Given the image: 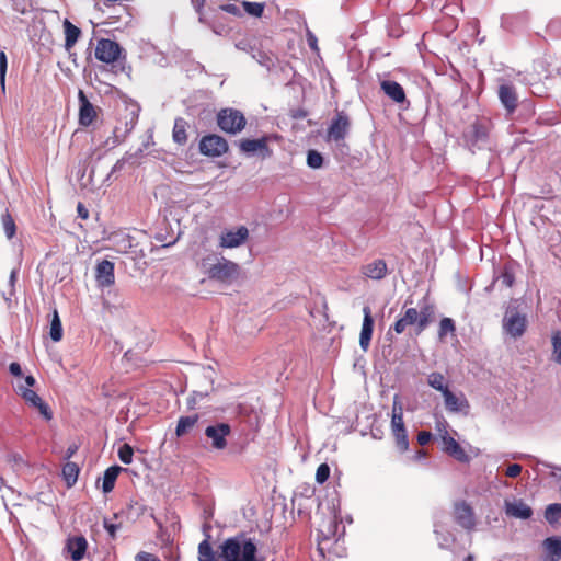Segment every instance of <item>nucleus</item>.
<instances>
[{"instance_id": "c03bdc74", "label": "nucleus", "mask_w": 561, "mask_h": 561, "mask_svg": "<svg viewBox=\"0 0 561 561\" xmlns=\"http://www.w3.org/2000/svg\"><path fill=\"white\" fill-rule=\"evenodd\" d=\"M330 477V467L327 463H321L316 471V481L320 484L324 483Z\"/></svg>"}, {"instance_id": "09e8293b", "label": "nucleus", "mask_w": 561, "mask_h": 561, "mask_svg": "<svg viewBox=\"0 0 561 561\" xmlns=\"http://www.w3.org/2000/svg\"><path fill=\"white\" fill-rule=\"evenodd\" d=\"M501 279H502V283L504 285H506L507 287H512L513 284H514V280H515L514 274L511 271L506 270V268L502 273Z\"/></svg>"}, {"instance_id": "72a5a7b5", "label": "nucleus", "mask_w": 561, "mask_h": 561, "mask_svg": "<svg viewBox=\"0 0 561 561\" xmlns=\"http://www.w3.org/2000/svg\"><path fill=\"white\" fill-rule=\"evenodd\" d=\"M1 222L7 238L12 239L15 236L16 226L12 215L8 209L2 214Z\"/></svg>"}, {"instance_id": "e433bc0d", "label": "nucleus", "mask_w": 561, "mask_h": 561, "mask_svg": "<svg viewBox=\"0 0 561 561\" xmlns=\"http://www.w3.org/2000/svg\"><path fill=\"white\" fill-rule=\"evenodd\" d=\"M545 517L549 524H553L561 518V504L554 503L547 506Z\"/></svg>"}, {"instance_id": "412c9836", "label": "nucleus", "mask_w": 561, "mask_h": 561, "mask_svg": "<svg viewBox=\"0 0 561 561\" xmlns=\"http://www.w3.org/2000/svg\"><path fill=\"white\" fill-rule=\"evenodd\" d=\"M88 541L83 536H72L66 541V550L72 561H81L87 552Z\"/></svg>"}, {"instance_id": "680f3d73", "label": "nucleus", "mask_w": 561, "mask_h": 561, "mask_svg": "<svg viewBox=\"0 0 561 561\" xmlns=\"http://www.w3.org/2000/svg\"><path fill=\"white\" fill-rule=\"evenodd\" d=\"M230 7H231V5H228V7L226 8V10H227L228 12H232V10H236V7H232V8H230Z\"/></svg>"}, {"instance_id": "a211bd4d", "label": "nucleus", "mask_w": 561, "mask_h": 561, "mask_svg": "<svg viewBox=\"0 0 561 561\" xmlns=\"http://www.w3.org/2000/svg\"><path fill=\"white\" fill-rule=\"evenodd\" d=\"M360 273L366 278L373 280L383 279L388 274V266L385 260L376 259L371 262L363 264L360 267Z\"/></svg>"}, {"instance_id": "5701e85b", "label": "nucleus", "mask_w": 561, "mask_h": 561, "mask_svg": "<svg viewBox=\"0 0 561 561\" xmlns=\"http://www.w3.org/2000/svg\"><path fill=\"white\" fill-rule=\"evenodd\" d=\"M505 513L519 519H529L533 516L531 507L523 500L505 501Z\"/></svg>"}, {"instance_id": "bb28decb", "label": "nucleus", "mask_w": 561, "mask_h": 561, "mask_svg": "<svg viewBox=\"0 0 561 561\" xmlns=\"http://www.w3.org/2000/svg\"><path fill=\"white\" fill-rule=\"evenodd\" d=\"M198 420L199 415L197 413L187 416H181L176 424L175 435L178 437L184 436L197 424Z\"/></svg>"}, {"instance_id": "de8ad7c7", "label": "nucleus", "mask_w": 561, "mask_h": 561, "mask_svg": "<svg viewBox=\"0 0 561 561\" xmlns=\"http://www.w3.org/2000/svg\"><path fill=\"white\" fill-rule=\"evenodd\" d=\"M552 346L557 355L561 354V332L557 331L552 334Z\"/></svg>"}, {"instance_id": "c756f323", "label": "nucleus", "mask_w": 561, "mask_h": 561, "mask_svg": "<svg viewBox=\"0 0 561 561\" xmlns=\"http://www.w3.org/2000/svg\"><path fill=\"white\" fill-rule=\"evenodd\" d=\"M543 547L548 554L551 556V561L561 559V537H549L545 539Z\"/></svg>"}, {"instance_id": "c9c22d12", "label": "nucleus", "mask_w": 561, "mask_h": 561, "mask_svg": "<svg viewBox=\"0 0 561 561\" xmlns=\"http://www.w3.org/2000/svg\"><path fill=\"white\" fill-rule=\"evenodd\" d=\"M392 435H393L397 448L401 453L407 451L408 448H409V439H408L407 430L405 428H399L397 431H392Z\"/></svg>"}, {"instance_id": "4468645a", "label": "nucleus", "mask_w": 561, "mask_h": 561, "mask_svg": "<svg viewBox=\"0 0 561 561\" xmlns=\"http://www.w3.org/2000/svg\"><path fill=\"white\" fill-rule=\"evenodd\" d=\"M19 394L23 398V400L31 407L38 410L41 415L49 421L53 417V413L50 411V408L47 403H45L42 398L32 389L20 386L19 387Z\"/></svg>"}, {"instance_id": "bf43d9fd", "label": "nucleus", "mask_w": 561, "mask_h": 561, "mask_svg": "<svg viewBox=\"0 0 561 561\" xmlns=\"http://www.w3.org/2000/svg\"><path fill=\"white\" fill-rule=\"evenodd\" d=\"M556 362H557V363H559V364H561V353H560L559 355H557V357H556Z\"/></svg>"}, {"instance_id": "423d86ee", "label": "nucleus", "mask_w": 561, "mask_h": 561, "mask_svg": "<svg viewBox=\"0 0 561 561\" xmlns=\"http://www.w3.org/2000/svg\"><path fill=\"white\" fill-rule=\"evenodd\" d=\"M198 150L205 157L218 158L229 151V145L222 136L208 134L201 138Z\"/></svg>"}, {"instance_id": "13d9d810", "label": "nucleus", "mask_w": 561, "mask_h": 561, "mask_svg": "<svg viewBox=\"0 0 561 561\" xmlns=\"http://www.w3.org/2000/svg\"><path fill=\"white\" fill-rule=\"evenodd\" d=\"M14 461H22V457L19 455H13Z\"/></svg>"}, {"instance_id": "20e7f679", "label": "nucleus", "mask_w": 561, "mask_h": 561, "mask_svg": "<svg viewBox=\"0 0 561 561\" xmlns=\"http://www.w3.org/2000/svg\"><path fill=\"white\" fill-rule=\"evenodd\" d=\"M216 122L220 130L226 134H240L247 126L244 114L233 107L221 108L216 115Z\"/></svg>"}, {"instance_id": "603ef678", "label": "nucleus", "mask_w": 561, "mask_h": 561, "mask_svg": "<svg viewBox=\"0 0 561 561\" xmlns=\"http://www.w3.org/2000/svg\"><path fill=\"white\" fill-rule=\"evenodd\" d=\"M77 213H78V216L81 219L85 220V219L89 218V210H88V208L82 203H78V205H77Z\"/></svg>"}, {"instance_id": "37998d69", "label": "nucleus", "mask_w": 561, "mask_h": 561, "mask_svg": "<svg viewBox=\"0 0 561 561\" xmlns=\"http://www.w3.org/2000/svg\"><path fill=\"white\" fill-rule=\"evenodd\" d=\"M472 139L474 141H480L486 138V129L480 123H474L471 125Z\"/></svg>"}, {"instance_id": "6ab92c4d", "label": "nucleus", "mask_w": 561, "mask_h": 561, "mask_svg": "<svg viewBox=\"0 0 561 561\" xmlns=\"http://www.w3.org/2000/svg\"><path fill=\"white\" fill-rule=\"evenodd\" d=\"M95 278L102 287L112 286L115 283L114 263L108 260L101 261L95 268Z\"/></svg>"}, {"instance_id": "a878e982", "label": "nucleus", "mask_w": 561, "mask_h": 561, "mask_svg": "<svg viewBox=\"0 0 561 561\" xmlns=\"http://www.w3.org/2000/svg\"><path fill=\"white\" fill-rule=\"evenodd\" d=\"M64 32H65V48L70 50L79 39L81 35V30L72 24L68 19L64 21Z\"/></svg>"}, {"instance_id": "dca6fc26", "label": "nucleus", "mask_w": 561, "mask_h": 561, "mask_svg": "<svg viewBox=\"0 0 561 561\" xmlns=\"http://www.w3.org/2000/svg\"><path fill=\"white\" fill-rule=\"evenodd\" d=\"M497 95L508 114L516 111L518 106V95L516 88L512 83H503L499 87Z\"/></svg>"}, {"instance_id": "f704fd0d", "label": "nucleus", "mask_w": 561, "mask_h": 561, "mask_svg": "<svg viewBox=\"0 0 561 561\" xmlns=\"http://www.w3.org/2000/svg\"><path fill=\"white\" fill-rule=\"evenodd\" d=\"M49 335L54 342H59L62 339V325L57 310H54Z\"/></svg>"}, {"instance_id": "ea45409f", "label": "nucleus", "mask_w": 561, "mask_h": 561, "mask_svg": "<svg viewBox=\"0 0 561 561\" xmlns=\"http://www.w3.org/2000/svg\"><path fill=\"white\" fill-rule=\"evenodd\" d=\"M133 455H134V450L131 448L130 445L128 444H123L119 449H118V457H119V460L125 463V465H129L133 461Z\"/></svg>"}, {"instance_id": "6e6d98bb", "label": "nucleus", "mask_w": 561, "mask_h": 561, "mask_svg": "<svg viewBox=\"0 0 561 561\" xmlns=\"http://www.w3.org/2000/svg\"><path fill=\"white\" fill-rule=\"evenodd\" d=\"M25 383H26L27 388L33 387V386H35L36 380L33 376L30 375V376L25 377Z\"/></svg>"}, {"instance_id": "0eeeda50", "label": "nucleus", "mask_w": 561, "mask_h": 561, "mask_svg": "<svg viewBox=\"0 0 561 561\" xmlns=\"http://www.w3.org/2000/svg\"><path fill=\"white\" fill-rule=\"evenodd\" d=\"M208 277L220 283H232L240 275V266L229 260L222 259L221 261L213 264L207 271Z\"/></svg>"}, {"instance_id": "ddd939ff", "label": "nucleus", "mask_w": 561, "mask_h": 561, "mask_svg": "<svg viewBox=\"0 0 561 561\" xmlns=\"http://www.w3.org/2000/svg\"><path fill=\"white\" fill-rule=\"evenodd\" d=\"M249 238V230L245 226L238 227L237 230H224L219 238V247L232 249L242 245Z\"/></svg>"}, {"instance_id": "7c9ffc66", "label": "nucleus", "mask_w": 561, "mask_h": 561, "mask_svg": "<svg viewBox=\"0 0 561 561\" xmlns=\"http://www.w3.org/2000/svg\"><path fill=\"white\" fill-rule=\"evenodd\" d=\"M80 469L76 462L68 461L62 467V477L66 481V484L70 488L72 486L79 476Z\"/></svg>"}, {"instance_id": "58836bf2", "label": "nucleus", "mask_w": 561, "mask_h": 561, "mask_svg": "<svg viewBox=\"0 0 561 561\" xmlns=\"http://www.w3.org/2000/svg\"><path fill=\"white\" fill-rule=\"evenodd\" d=\"M245 12L252 16L261 18L264 11V3L261 2H243Z\"/></svg>"}, {"instance_id": "f03ea898", "label": "nucleus", "mask_w": 561, "mask_h": 561, "mask_svg": "<svg viewBox=\"0 0 561 561\" xmlns=\"http://www.w3.org/2000/svg\"><path fill=\"white\" fill-rule=\"evenodd\" d=\"M256 545L244 536L226 539L220 545L219 558L221 561H259L256 559Z\"/></svg>"}, {"instance_id": "9b49d317", "label": "nucleus", "mask_w": 561, "mask_h": 561, "mask_svg": "<svg viewBox=\"0 0 561 561\" xmlns=\"http://www.w3.org/2000/svg\"><path fill=\"white\" fill-rule=\"evenodd\" d=\"M527 320L515 309H508L503 318V328L512 337H519L526 331Z\"/></svg>"}, {"instance_id": "79ce46f5", "label": "nucleus", "mask_w": 561, "mask_h": 561, "mask_svg": "<svg viewBox=\"0 0 561 561\" xmlns=\"http://www.w3.org/2000/svg\"><path fill=\"white\" fill-rule=\"evenodd\" d=\"M307 163L312 169H318L323 163V158L321 153L316 150H309L307 156Z\"/></svg>"}, {"instance_id": "864d4df0", "label": "nucleus", "mask_w": 561, "mask_h": 561, "mask_svg": "<svg viewBox=\"0 0 561 561\" xmlns=\"http://www.w3.org/2000/svg\"><path fill=\"white\" fill-rule=\"evenodd\" d=\"M9 370L15 377L22 376V368L19 363H15V362L11 363L9 366Z\"/></svg>"}, {"instance_id": "5fc2aeb1", "label": "nucleus", "mask_w": 561, "mask_h": 561, "mask_svg": "<svg viewBox=\"0 0 561 561\" xmlns=\"http://www.w3.org/2000/svg\"><path fill=\"white\" fill-rule=\"evenodd\" d=\"M78 448L79 446L77 444H71L70 446H68L66 450V458L70 459L78 451Z\"/></svg>"}, {"instance_id": "39448f33", "label": "nucleus", "mask_w": 561, "mask_h": 561, "mask_svg": "<svg viewBox=\"0 0 561 561\" xmlns=\"http://www.w3.org/2000/svg\"><path fill=\"white\" fill-rule=\"evenodd\" d=\"M453 522L467 533L477 528L478 519L473 507L466 500H457L453 503Z\"/></svg>"}, {"instance_id": "b1692460", "label": "nucleus", "mask_w": 561, "mask_h": 561, "mask_svg": "<svg viewBox=\"0 0 561 561\" xmlns=\"http://www.w3.org/2000/svg\"><path fill=\"white\" fill-rule=\"evenodd\" d=\"M383 93L396 103H403L407 100L404 89L400 83L392 80H383L380 82Z\"/></svg>"}, {"instance_id": "f8f14e48", "label": "nucleus", "mask_w": 561, "mask_h": 561, "mask_svg": "<svg viewBox=\"0 0 561 561\" xmlns=\"http://www.w3.org/2000/svg\"><path fill=\"white\" fill-rule=\"evenodd\" d=\"M230 433L231 427L227 423L210 425L205 430V435L211 439V447L217 450H222L227 447V436H229Z\"/></svg>"}, {"instance_id": "4be33fe9", "label": "nucleus", "mask_w": 561, "mask_h": 561, "mask_svg": "<svg viewBox=\"0 0 561 561\" xmlns=\"http://www.w3.org/2000/svg\"><path fill=\"white\" fill-rule=\"evenodd\" d=\"M79 123L81 126H90L96 118V112L92 103L88 100L82 90L79 91Z\"/></svg>"}, {"instance_id": "c85d7f7f", "label": "nucleus", "mask_w": 561, "mask_h": 561, "mask_svg": "<svg viewBox=\"0 0 561 561\" xmlns=\"http://www.w3.org/2000/svg\"><path fill=\"white\" fill-rule=\"evenodd\" d=\"M399 428H405L403 422V409L398 396H394L392 405L391 430L397 431Z\"/></svg>"}, {"instance_id": "052dcab7", "label": "nucleus", "mask_w": 561, "mask_h": 561, "mask_svg": "<svg viewBox=\"0 0 561 561\" xmlns=\"http://www.w3.org/2000/svg\"><path fill=\"white\" fill-rule=\"evenodd\" d=\"M230 7H231V5H228V7L226 8V10H227L228 12H232V10H236V7H232V8H230Z\"/></svg>"}, {"instance_id": "4c0bfd02", "label": "nucleus", "mask_w": 561, "mask_h": 561, "mask_svg": "<svg viewBox=\"0 0 561 561\" xmlns=\"http://www.w3.org/2000/svg\"><path fill=\"white\" fill-rule=\"evenodd\" d=\"M456 330L455 323L450 318H443L439 322L438 336L443 340L448 333H454Z\"/></svg>"}, {"instance_id": "8fccbe9b", "label": "nucleus", "mask_w": 561, "mask_h": 561, "mask_svg": "<svg viewBox=\"0 0 561 561\" xmlns=\"http://www.w3.org/2000/svg\"><path fill=\"white\" fill-rule=\"evenodd\" d=\"M104 528L106 529L108 536L114 539L116 537V531L119 528V525L107 523L104 520Z\"/></svg>"}, {"instance_id": "473e14b6", "label": "nucleus", "mask_w": 561, "mask_h": 561, "mask_svg": "<svg viewBox=\"0 0 561 561\" xmlns=\"http://www.w3.org/2000/svg\"><path fill=\"white\" fill-rule=\"evenodd\" d=\"M198 561H218L216 552L207 539L198 545Z\"/></svg>"}, {"instance_id": "9d476101", "label": "nucleus", "mask_w": 561, "mask_h": 561, "mask_svg": "<svg viewBox=\"0 0 561 561\" xmlns=\"http://www.w3.org/2000/svg\"><path fill=\"white\" fill-rule=\"evenodd\" d=\"M351 127V121L348 115L343 112H336L330 126L327 130V140L334 141L336 144L342 142L348 134Z\"/></svg>"}, {"instance_id": "2eb2a0df", "label": "nucleus", "mask_w": 561, "mask_h": 561, "mask_svg": "<svg viewBox=\"0 0 561 561\" xmlns=\"http://www.w3.org/2000/svg\"><path fill=\"white\" fill-rule=\"evenodd\" d=\"M363 314H364V318H363L362 330L359 333V346L364 352H366V351H368V348L370 346L375 320L373 318L371 309L369 306H365L363 308Z\"/></svg>"}, {"instance_id": "a19ab883", "label": "nucleus", "mask_w": 561, "mask_h": 561, "mask_svg": "<svg viewBox=\"0 0 561 561\" xmlns=\"http://www.w3.org/2000/svg\"><path fill=\"white\" fill-rule=\"evenodd\" d=\"M8 68V58L3 50L0 51V87L2 92H5V75Z\"/></svg>"}, {"instance_id": "6e6552de", "label": "nucleus", "mask_w": 561, "mask_h": 561, "mask_svg": "<svg viewBox=\"0 0 561 561\" xmlns=\"http://www.w3.org/2000/svg\"><path fill=\"white\" fill-rule=\"evenodd\" d=\"M339 528V520L335 515H331L322 520L318 525V551L324 557V550L329 549L328 543L333 540L336 536Z\"/></svg>"}, {"instance_id": "49530a36", "label": "nucleus", "mask_w": 561, "mask_h": 561, "mask_svg": "<svg viewBox=\"0 0 561 561\" xmlns=\"http://www.w3.org/2000/svg\"><path fill=\"white\" fill-rule=\"evenodd\" d=\"M522 466L518 463H512L506 468L505 474L510 478H517L522 473Z\"/></svg>"}, {"instance_id": "3c124183", "label": "nucleus", "mask_w": 561, "mask_h": 561, "mask_svg": "<svg viewBox=\"0 0 561 561\" xmlns=\"http://www.w3.org/2000/svg\"><path fill=\"white\" fill-rule=\"evenodd\" d=\"M431 438H432V434L430 432L422 431L417 434V443L421 446L426 445L431 440Z\"/></svg>"}, {"instance_id": "393cba45", "label": "nucleus", "mask_w": 561, "mask_h": 561, "mask_svg": "<svg viewBox=\"0 0 561 561\" xmlns=\"http://www.w3.org/2000/svg\"><path fill=\"white\" fill-rule=\"evenodd\" d=\"M187 128L188 123L183 117L175 118L172 129V139L179 146H184L187 142Z\"/></svg>"}, {"instance_id": "1a4fd4ad", "label": "nucleus", "mask_w": 561, "mask_h": 561, "mask_svg": "<svg viewBox=\"0 0 561 561\" xmlns=\"http://www.w3.org/2000/svg\"><path fill=\"white\" fill-rule=\"evenodd\" d=\"M271 136H262L257 139L243 138L239 141V149L245 154H257L261 159L272 157L273 150L268 146Z\"/></svg>"}, {"instance_id": "f257e3e1", "label": "nucleus", "mask_w": 561, "mask_h": 561, "mask_svg": "<svg viewBox=\"0 0 561 561\" xmlns=\"http://www.w3.org/2000/svg\"><path fill=\"white\" fill-rule=\"evenodd\" d=\"M412 304L411 299L405 300L403 314L393 323L392 329L397 334L412 325H415L416 334H421L434 321L435 306L426 297L419 302L420 309L407 307Z\"/></svg>"}, {"instance_id": "4d7b16f0", "label": "nucleus", "mask_w": 561, "mask_h": 561, "mask_svg": "<svg viewBox=\"0 0 561 561\" xmlns=\"http://www.w3.org/2000/svg\"><path fill=\"white\" fill-rule=\"evenodd\" d=\"M308 43H309V46L313 49L317 48V38L313 36V35H310L308 37Z\"/></svg>"}, {"instance_id": "aec40b11", "label": "nucleus", "mask_w": 561, "mask_h": 561, "mask_svg": "<svg viewBox=\"0 0 561 561\" xmlns=\"http://www.w3.org/2000/svg\"><path fill=\"white\" fill-rule=\"evenodd\" d=\"M442 394L444 397L445 408L448 412L458 413L462 411L467 412L469 410V402L462 393L457 396L447 389Z\"/></svg>"}, {"instance_id": "f3484780", "label": "nucleus", "mask_w": 561, "mask_h": 561, "mask_svg": "<svg viewBox=\"0 0 561 561\" xmlns=\"http://www.w3.org/2000/svg\"><path fill=\"white\" fill-rule=\"evenodd\" d=\"M443 451L455 458L457 461L467 463L470 460L469 455L460 446V444L447 433L442 436Z\"/></svg>"}, {"instance_id": "2f4dec72", "label": "nucleus", "mask_w": 561, "mask_h": 561, "mask_svg": "<svg viewBox=\"0 0 561 561\" xmlns=\"http://www.w3.org/2000/svg\"><path fill=\"white\" fill-rule=\"evenodd\" d=\"M427 383L433 389L444 393L445 390L449 389L445 376L442 373L434 371L427 377Z\"/></svg>"}, {"instance_id": "a18cd8bd", "label": "nucleus", "mask_w": 561, "mask_h": 561, "mask_svg": "<svg viewBox=\"0 0 561 561\" xmlns=\"http://www.w3.org/2000/svg\"><path fill=\"white\" fill-rule=\"evenodd\" d=\"M135 561H162L158 556L147 552V551H139L135 556Z\"/></svg>"}, {"instance_id": "7ed1b4c3", "label": "nucleus", "mask_w": 561, "mask_h": 561, "mask_svg": "<svg viewBox=\"0 0 561 561\" xmlns=\"http://www.w3.org/2000/svg\"><path fill=\"white\" fill-rule=\"evenodd\" d=\"M94 56L99 61L111 65L112 68H116V64L126 60L124 48L117 42L108 38L98 39Z\"/></svg>"}, {"instance_id": "cd10ccee", "label": "nucleus", "mask_w": 561, "mask_h": 561, "mask_svg": "<svg viewBox=\"0 0 561 561\" xmlns=\"http://www.w3.org/2000/svg\"><path fill=\"white\" fill-rule=\"evenodd\" d=\"M122 470L123 469L119 466H112L105 470L102 483V490L104 493H108L114 489L117 477Z\"/></svg>"}]
</instances>
